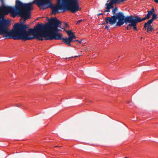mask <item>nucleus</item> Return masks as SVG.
<instances>
[{
	"label": "nucleus",
	"instance_id": "7",
	"mask_svg": "<svg viewBox=\"0 0 158 158\" xmlns=\"http://www.w3.org/2000/svg\"><path fill=\"white\" fill-rule=\"evenodd\" d=\"M49 36V38L48 39L50 40H52L54 39L62 40L63 38L62 37V34L59 33H52L50 31Z\"/></svg>",
	"mask_w": 158,
	"mask_h": 158
},
{
	"label": "nucleus",
	"instance_id": "21",
	"mask_svg": "<svg viewBox=\"0 0 158 158\" xmlns=\"http://www.w3.org/2000/svg\"><path fill=\"white\" fill-rule=\"evenodd\" d=\"M82 19H80V20H78L77 23V24H79L80 23L82 22Z\"/></svg>",
	"mask_w": 158,
	"mask_h": 158
},
{
	"label": "nucleus",
	"instance_id": "16",
	"mask_svg": "<svg viewBox=\"0 0 158 158\" xmlns=\"http://www.w3.org/2000/svg\"><path fill=\"white\" fill-rule=\"evenodd\" d=\"M150 15L148 13V14L145 17L147 19H148L150 18Z\"/></svg>",
	"mask_w": 158,
	"mask_h": 158
},
{
	"label": "nucleus",
	"instance_id": "30",
	"mask_svg": "<svg viewBox=\"0 0 158 158\" xmlns=\"http://www.w3.org/2000/svg\"><path fill=\"white\" fill-rule=\"evenodd\" d=\"M105 24V23H102V24Z\"/></svg>",
	"mask_w": 158,
	"mask_h": 158
},
{
	"label": "nucleus",
	"instance_id": "23",
	"mask_svg": "<svg viewBox=\"0 0 158 158\" xmlns=\"http://www.w3.org/2000/svg\"><path fill=\"white\" fill-rule=\"evenodd\" d=\"M72 37L73 39H76V36L74 35V34L72 36Z\"/></svg>",
	"mask_w": 158,
	"mask_h": 158
},
{
	"label": "nucleus",
	"instance_id": "18",
	"mask_svg": "<svg viewBox=\"0 0 158 158\" xmlns=\"http://www.w3.org/2000/svg\"><path fill=\"white\" fill-rule=\"evenodd\" d=\"M64 24L65 25V27L67 28L69 27V26L68 25V24L67 23L65 22H64Z\"/></svg>",
	"mask_w": 158,
	"mask_h": 158
},
{
	"label": "nucleus",
	"instance_id": "5",
	"mask_svg": "<svg viewBox=\"0 0 158 158\" xmlns=\"http://www.w3.org/2000/svg\"><path fill=\"white\" fill-rule=\"evenodd\" d=\"M48 21L49 23L45 24L44 26L46 28H48V29L50 31H49L52 33H58L61 31L58 28L61 27V23L56 18H52L50 20H48Z\"/></svg>",
	"mask_w": 158,
	"mask_h": 158
},
{
	"label": "nucleus",
	"instance_id": "12",
	"mask_svg": "<svg viewBox=\"0 0 158 158\" xmlns=\"http://www.w3.org/2000/svg\"><path fill=\"white\" fill-rule=\"evenodd\" d=\"M152 26L150 25H150H147V27H145V24L144 25V27L145 29H147V32L148 33H150V31H152V30L154 31V29L152 27Z\"/></svg>",
	"mask_w": 158,
	"mask_h": 158
},
{
	"label": "nucleus",
	"instance_id": "9",
	"mask_svg": "<svg viewBox=\"0 0 158 158\" xmlns=\"http://www.w3.org/2000/svg\"><path fill=\"white\" fill-rule=\"evenodd\" d=\"M152 15V18L151 19L149 20L147 23H145V27H147V25H150V24L152 23L154 19L157 18V15L156 14L154 13Z\"/></svg>",
	"mask_w": 158,
	"mask_h": 158
},
{
	"label": "nucleus",
	"instance_id": "15",
	"mask_svg": "<svg viewBox=\"0 0 158 158\" xmlns=\"http://www.w3.org/2000/svg\"><path fill=\"white\" fill-rule=\"evenodd\" d=\"M118 10V8L117 7H116L115 8L113 9L112 10V13L113 15H114L116 13V12Z\"/></svg>",
	"mask_w": 158,
	"mask_h": 158
},
{
	"label": "nucleus",
	"instance_id": "31",
	"mask_svg": "<svg viewBox=\"0 0 158 158\" xmlns=\"http://www.w3.org/2000/svg\"><path fill=\"white\" fill-rule=\"evenodd\" d=\"M128 158V157H125V158Z\"/></svg>",
	"mask_w": 158,
	"mask_h": 158
},
{
	"label": "nucleus",
	"instance_id": "6",
	"mask_svg": "<svg viewBox=\"0 0 158 158\" xmlns=\"http://www.w3.org/2000/svg\"><path fill=\"white\" fill-rule=\"evenodd\" d=\"M124 21V23L127 24L130 23L129 26L130 27H133L134 29L137 31V24L138 23L131 15L125 17Z\"/></svg>",
	"mask_w": 158,
	"mask_h": 158
},
{
	"label": "nucleus",
	"instance_id": "11",
	"mask_svg": "<svg viewBox=\"0 0 158 158\" xmlns=\"http://www.w3.org/2000/svg\"><path fill=\"white\" fill-rule=\"evenodd\" d=\"M62 29H63L64 30V31H65L69 35V37L68 38H72V36L73 35H74V33L71 30L67 31L65 30V28H62Z\"/></svg>",
	"mask_w": 158,
	"mask_h": 158
},
{
	"label": "nucleus",
	"instance_id": "4",
	"mask_svg": "<svg viewBox=\"0 0 158 158\" xmlns=\"http://www.w3.org/2000/svg\"><path fill=\"white\" fill-rule=\"evenodd\" d=\"M125 16L122 12H119L117 13L116 15H113L111 17H108L105 18L106 24H110V25H113L115 24L117 22V20L118 19V21L116 24V26H121L124 24V21Z\"/></svg>",
	"mask_w": 158,
	"mask_h": 158
},
{
	"label": "nucleus",
	"instance_id": "26",
	"mask_svg": "<svg viewBox=\"0 0 158 158\" xmlns=\"http://www.w3.org/2000/svg\"><path fill=\"white\" fill-rule=\"evenodd\" d=\"M103 15V14L102 13H99V14H98V16L100 15Z\"/></svg>",
	"mask_w": 158,
	"mask_h": 158
},
{
	"label": "nucleus",
	"instance_id": "13",
	"mask_svg": "<svg viewBox=\"0 0 158 158\" xmlns=\"http://www.w3.org/2000/svg\"><path fill=\"white\" fill-rule=\"evenodd\" d=\"M62 40H63L64 43L66 44L67 45H68V46H70L71 45V44L69 42L68 38L66 37L65 38H63Z\"/></svg>",
	"mask_w": 158,
	"mask_h": 158
},
{
	"label": "nucleus",
	"instance_id": "2",
	"mask_svg": "<svg viewBox=\"0 0 158 158\" xmlns=\"http://www.w3.org/2000/svg\"><path fill=\"white\" fill-rule=\"evenodd\" d=\"M45 24L38 23L34 27V29L28 28L27 25L21 26L19 29L12 32L3 37L5 39H13L14 40H21L24 41L36 39L38 40H43L44 37L46 40H49L50 31H47L48 28L45 27Z\"/></svg>",
	"mask_w": 158,
	"mask_h": 158
},
{
	"label": "nucleus",
	"instance_id": "10",
	"mask_svg": "<svg viewBox=\"0 0 158 158\" xmlns=\"http://www.w3.org/2000/svg\"><path fill=\"white\" fill-rule=\"evenodd\" d=\"M134 19L138 22L140 23L143 21H144L146 19H147L146 17L141 19L140 17H139L138 15H136L135 16L131 15Z\"/></svg>",
	"mask_w": 158,
	"mask_h": 158
},
{
	"label": "nucleus",
	"instance_id": "27",
	"mask_svg": "<svg viewBox=\"0 0 158 158\" xmlns=\"http://www.w3.org/2000/svg\"><path fill=\"white\" fill-rule=\"evenodd\" d=\"M109 27L108 26H106L105 28L108 29H109Z\"/></svg>",
	"mask_w": 158,
	"mask_h": 158
},
{
	"label": "nucleus",
	"instance_id": "3",
	"mask_svg": "<svg viewBox=\"0 0 158 158\" xmlns=\"http://www.w3.org/2000/svg\"><path fill=\"white\" fill-rule=\"evenodd\" d=\"M48 8L52 9V14L56 15L59 10H63L62 12L69 10L74 13L80 9L78 0H42L41 9Z\"/></svg>",
	"mask_w": 158,
	"mask_h": 158
},
{
	"label": "nucleus",
	"instance_id": "32",
	"mask_svg": "<svg viewBox=\"0 0 158 158\" xmlns=\"http://www.w3.org/2000/svg\"><path fill=\"white\" fill-rule=\"evenodd\" d=\"M0 14H1L0 13Z\"/></svg>",
	"mask_w": 158,
	"mask_h": 158
},
{
	"label": "nucleus",
	"instance_id": "24",
	"mask_svg": "<svg viewBox=\"0 0 158 158\" xmlns=\"http://www.w3.org/2000/svg\"><path fill=\"white\" fill-rule=\"evenodd\" d=\"M105 12H110V9H107L105 11Z\"/></svg>",
	"mask_w": 158,
	"mask_h": 158
},
{
	"label": "nucleus",
	"instance_id": "8",
	"mask_svg": "<svg viewBox=\"0 0 158 158\" xmlns=\"http://www.w3.org/2000/svg\"><path fill=\"white\" fill-rule=\"evenodd\" d=\"M110 1L109 3H106V8L107 9H110L113 8V5L114 4L119 3L117 0H108L107 2Z\"/></svg>",
	"mask_w": 158,
	"mask_h": 158
},
{
	"label": "nucleus",
	"instance_id": "1",
	"mask_svg": "<svg viewBox=\"0 0 158 158\" xmlns=\"http://www.w3.org/2000/svg\"><path fill=\"white\" fill-rule=\"evenodd\" d=\"M35 4L42 8V0H35L32 2L23 3L16 0L15 7L2 6L0 8V35H7L19 29L27 20L31 17L32 5Z\"/></svg>",
	"mask_w": 158,
	"mask_h": 158
},
{
	"label": "nucleus",
	"instance_id": "29",
	"mask_svg": "<svg viewBox=\"0 0 158 158\" xmlns=\"http://www.w3.org/2000/svg\"><path fill=\"white\" fill-rule=\"evenodd\" d=\"M79 56H80V55H79ZM78 56H75L74 57H73V56H72V58H73V57H77Z\"/></svg>",
	"mask_w": 158,
	"mask_h": 158
},
{
	"label": "nucleus",
	"instance_id": "20",
	"mask_svg": "<svg viewBox=\"0 0 158 158\" xmlns=\"http://www.w3.org/2000/svg\"><path fill=\"white\" fill-rule=\"evenodd\" d=\"M83 40H75V41H77V42H78L79 43H82V41Z\"/></svg>",
	"mask_w": 158,
	"mask_h": 158
},
{
	"label": "nucleus",
	"instance_id": "25",
	"mask_svg": "<svg viewBox=\"0 0 158 158\" xmlns=\"http://www.w3.org/2000/svg\"><path fill=\"white\" fill-rule=\"evenodd\" d=\"M5 158H14L13 156H6Z\"/></svg>",
	"mask_w": 158,
	"mask_h": 158
},
{
	"label": "nucleus",
	"instance_id": "28",
	"mask_svg": "<svg viewBox=\"0 0 158 158\" xmlns=\"http://www.w3.org/2000/svg\"><path fill=\"white\" fill-rule=\"evenodd\" d=\"M155 1V2L156 3H158V0H154Z\"/></svg>",
	"mask_w": 158,
	"mask_h": 158
},
{
	"label": "nucleus",
	"instance_id": "22",
	"mask_svg": "<svg viewBox=\"0 0 158 158\" xmlns=\"http://www.w3.org/2000/svg\"><path fill=\"white\" fill-rule=\"evenodd\" d=\"M131 27H130L128 25V26H127V27H126V28L127 29V30H130V29L131 28Z\"/></svg>",
	"mask_w": 158,
	"mask_h": 158
},
{
	"label": "nucleus",
	"instance_id": "17",
	"mask_svg": "<svg viewBox=\"0 0 158 158\" xmlns=\"http://www.w3.org/2000/svg\"><path fill=\"white\" fill-rule=\"evenodd\" d=\"M69 40V42L70 43L71 42H75V40H73V39L72 38H68Z\"/></svg>",
	"mask_w": 158,
	"mask_h": 158
},
{
	"label": "nucleus",
	"instance_id": "14",
	"mask_svg": "<svg viewBox=\"0 0 158 158\" xmlns=\"http://www.w3.org/2000/svg\"><path fill=\"white\" fill-rule=\"evenodd\" d=\"M155 9L154 8H152L150 10L148 11V13L151 15H152L154 13Z\"/></svg>",
	"mask_w": 158,
	"mask_h": 158
},
{
	"label": "nucleus",
	"instance_id": "19",
	"mask_svg": "<svg viewBox=\"0 0 158 158\" xmlns=\"http://www.w3.org/2000/svg\"><path fill=\"white\" fill-rule=\"evenodd\" d=\"M126 0H117L118 2L119 3H120L124 1H126Z\"/></svg>",
	"mask_w": 158,
	"mask_h": 158
}]
</instances>
